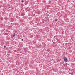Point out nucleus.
Listing matches in <instances>:
<instances>
[{"label":"nucleus","instance_id":"423d86ee","mask_svg":"<svg viewBox=\"0 0 75 75\" xmlns=\"http://www.w3.org/2000/svg\"><path fill=\"white\" fill-rule=\"evenodd\" d=\"M23 40H24L23 39H22V41H23Z\"/></svg>","mask_w":75,"mask_h":75},{"label":"nucleus","instance_id":"20e7f679","mask_svg":"<svg viewBox=\"0 0 75 75\" xmlns=\"http://www.w3.org/2000/svg\"><path fill=\"white\" fill-rule=\"evenodd\" d=\"M13 37H15V35H13Z\"/></svg>","mask_w":75,"mask_h":75},{"label":"nucleus","instance_id":"39448f33","mask_svg":"<svg viewBox=\"0 0 75 75\" xmlns=\"http://www.w3.org/2000/svg\"><path fill=\"white\" fill-rule=\"evenodd\" d=\"M4 48H6V46H4Z\"/></svg>","mask_w":75,"mask_h":75},{"label":"nucleus","instance_id":"0eeeda50","mask_svg":"<svg viewBox=\"0 0 75 75\" xmlns=\"http://www.w3.org/2000/svg\"><path fill=\"white\" fill-rule=\"evenodd\" d=\"M55 21H57V20L56 19Z\"/></svg>","mask_w":75,"mask_h":75},{"label":"nucleus","instance_id":"f03ea898","mask_svg":"<svg viewBox=\"0 0 75 75\" xmlns=\"http://www.w3.org/2000/svg\"><path fill=\"white\" fill-rule=\"evenodd\" d=\"M21 1L22 2V3H24V1L22 0Z\"/></svg>","mask_w":75,"mask_h":75},{"label":"nucleus","instance_id":"f257e3e1","mask_svg":"<svg viewBox=\"0 0 75 75\" xmlns=\"http://www.w3.org/2000/svg\"><path fill=\"white\" fill-rule=\"evenodd\" d=\"M63 59L64 60V61L65 62H67L68 60H67V59L66 57H64L63 58Z\"/></svg>","mask_w":75,"mask_h":75},{"label":"nucleus","instance_id":"7ed1b4c3","mask_svg":"<svg viewBox=\"0 0 75 75\" xmlns=\"http://www.w3.org/2000/svg\"><path fill=\"white\" fill-rule=\"evenodd\" d=\"M74 74V73L73 72L71 73V75H73Z\"/></svg>","mask_w":75,"mask_h":75}]
</instances>
